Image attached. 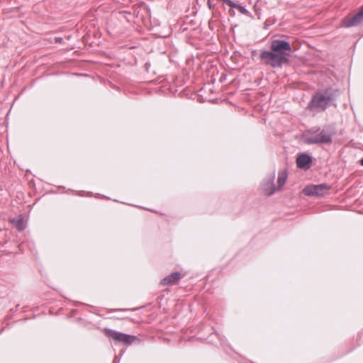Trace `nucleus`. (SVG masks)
I'll list each match as a JSON object with an SVG mask.
<instances>
[{"label": "nucleus", "mask_w": 363, "mask_h": 363, "mask_svg": "<svg viewBox=\"0 0 363 363\" xmlns=\"http://www.w3.org/2000/svg\"><path fill=\"white\" fill-rule=\"evenodd\" d=\"M291 52L292 48L288 41L274 39L271 41L270 50H261L259 57L272 68H281L284 65L289 64V56Z\"/></svg>", "instance_id": "f257e3e1"}, {"label": "nucleus", "mask_w": 363, "mask_h": 363, "mask_svg": "<svg viewBox=\"0 0 363 363\" xmlns=\"http://www.w3.org/2000/svg\"><path fill=\"white\" fill-rule=\"evenodd\" d=\"M335 132L329 126L312 127L303 132L301 135V140L303 143L312 145H330L333 143V138Z\"/></svg>", "instance_id": "f03ea898"}, {"label": "nucleus", "mask_w": 363, "mask_h": 363, "mask_svg": "<svg viewBox=\"0 0 363 363\" xmlns=\"http://www.w3.org/2000/svg\"><path fill=\"white\" fill-rule=\"evenodd\" d=\"M337 93L338 91L332 87L317 92L312 96L307 108L318 112L325 111L335 101Z\"/></svg>", "instance_id": "7ed1b4c3"}, {"label": "nucleus", "mask_w": 363, "mask_h": 363, "mask_svg": "<svg viewBox=\"0 0 363 363\" xmlns=\"http://www.w3.org/2000/svg\"><path fill=\"white\" fill-rule=\"evenodd\" d=\"M104 333L107 337L114 340L116 342L123 343L126 345H130L138 340L135 335L123 333L110 328H105Z\"/></svg>", "instance_id": "20e7f679"}, {"label": "nucleus", "mask_w": 363, "mask_h": 363, "mask_svg": "<svg viewBox=\"0 0 363 363\" xmlns=\"http://www.w3.org/2000/svg\"><path fill=\"white\" fill-rule=\"evenodd\" d=\"M330 186L326 184H320L318 185H308L306 186L303 192L305 195L312 196H324L326 191H329Z\"/></svg>", "instance_id": "39448f33"}, {"label": "nucleus", "mask_w": 363, "mask_h": 363, "mask_svg": "<svg viewBox=\"0 0 363 363\" xmlns=\"http://www.w3.org/2000/svg\"><path fill=\"white\" fill-rule=\"evenodd\" d=\"M313 162V157L309 154L303 152L298 155L296 158V165L302 169H308Z\"/></svg>", "instance_id": "423d86ee"}, {"label": "nucleus", "mask_w": 363, "mask_h": 363, "mask_svg": "<svg viewBox=\"0 0 363 363\" xmlns=\"http://www.w3.org/2000/svg\"><path fill=\"white\" fill-rule=\"evenodd\" d=\"M274 179H275V171L272 172L267 178L265 179L263 185L262 189L266 195L271 196L276 191V186L274 185Z\"/></svg>", "instance_id": "0eeeda50"}, {"label": "nucleus", "mask_w": 363, "mask_h": 363, "mask_svg": "<svg viewBox=\"0 0 363 363\" xmlns=\"http://www.w3.org/2000/svg\"><path fill=\"white\" fill-rule=\"evenodd\" d=\"M362 21L363 10H359V12L352 17L345 19L343 22V26L346 28H350L359 24Z\"/></svg>", "instance_id": "6e6552de"}, {"label": "nucleus", "mask_w": 363, "mask_h": 363, "mask_svg": "<svg viewBox=\"0 0 363 363\" xmlns=\"http://www.w3.org/2000/svg\"><path fill=\"white\" fill-rule=\"evenodd\" d=\"M182 278V274L179 272H174L165 277L160 281V284L163 286L172 285L177 283Z\"/></svg>", "instance_id": "1a4fd4ad"}, {"label": "nucleus", "mask_w": 363, "mask_h": 363, "mask_svg": "<svg viewBox=\"0 0 363 363\" xmlns=\"http://www.w3.org/2000/svg\"><path fill=\"white\" fill-rule=\"evenodd\" d=\"M10 223L15 227L18 231H22L26 228V224L23 215H18L16 218L10 219Z\"/></svg>", "instance_id": "9d476101"}, {"label": "nucleus", "mask_w": 363, "mask_h": 363, "mask_svg": "<svg viewBox=\"0 0 363 363\" xmlns=\"http://www.w3.org/2000/svg\"><path fill=\"white\" fill-rule=\"evenodd\" d=\"M288 174L286 169L280 170L278 172L277 184L278 189H281V187L285 184L287 179Z\"/></svg>", "instance_id": "9b49d317"}, {"label": "nucleus", "mask_w": 363, "mask_h": 363, "mask_svg": "<svg viewBox=\"0 0 363 363\" xmlns=\"http://www.w3.org/2000/svg\"><path fill=\"white\" fill-rule=\"evenodd\" d=\"M230 7L237 9L241 13L252 17L251 13L243 6L238 4L232 1Z\"/></svg>", "instance_id": "f8f14e48"}, {"label": "nucleus", "mask_w": 363, "mask_h": 363, "mask_svg": "<svg viewBox=\"0 0 363 363\" xmlns=\"http://www.w3.org/2000/svg\"><path fill=\"white\" fill-rule=\"evenodd\" d=\"M124 352H125V351H123H123H121V353L120 357H118V356H116H116L114 357V358H113V363H119V362H120V361H121V356L123 354Z\"/></svg>", "instance_id": "ddd939ff"}, {"label": "nucleus", "mask_w": 363, "mask_h": 363, "mask_svg": "<svg viewBox=\"0 0 363 363\" xmlns=\"http://www.w3.org/2000/svg\"><path fill=\"white\" fill-rule=\"evenodd\" d=\"M213 0H208L207 1V4L210 9H212L215 7V4L213 3Z\"/></svg>", "instance_id": "4468645a"}, {"label": "nucleus", "mask_w": 363, "mask_h": 363, "mask_svg": "<svg viewBox=\"0 0 363 363\" xmlns=\"http://www.w3.org/2000/svg\"><path fill=\"white\" fill-rule=\"evenodd\" d=\"M55 40L56 43H62L63 42L62 38H55Z\"/></svg>", "instance_id": "2eb2a0df"}, {"label": "nucleus", "mask_w": 363, "mask_h": 363, "mask_svg": "<svg viewBox=\"0 0 363 363\" xmlns=\"http://www.w3.org/2000/svg\"><path fill=\"white\" fill-rule=\"evenodd\" d=\"M145 67L146 68L147 72H148L149 67H150V64L148 62H146L145 65Z\"/></svg>", "instance_id": "dca6fc26"}, {"label": "nucleus", "mask_w": 363, "mask_h": 363, "mask_svg": "<svg viewBox=\"0 0 363 363\" xmlns=\"http://www.w3.org/2000/svg\"><path fill=\"white\" fill-rule=\"evenodd\" d=\"M256 14L258 16V18H260L259 13L256 10Z\"/></svg>", "instance_id": "f3484780"}, {"label": "nucleus", "mask_w": 363, "mask_h": 363, "mask_svg": "<svg viewBox=\"0 0 363 363\" xmlns=\"http://www.w3.org/2000/svg\"><path fill=\"white\" fill-rule=\"evenodd\" d=\"M360 164H361L362 166H363V157L360 160Z\"/></svg>", "instance_id": "a211bd4d"}, {"label": "nucleus", "mask_w": 363, "mask_h": 363, "mask_svg": "<svg viewBox=\"0 0 363 363\" xmlns=\"http://www.w3.org/2000/svg\"><path fill=\"white\" fill-rule=\"evenodd\" d=\"M86 194H87L88 196H91L92 193H91V192H87V193H86Z\"/></svg>", "instance_id": "6ab92c4d"}, {"label": "nucleus", "mask_w": 363, "mask_h": 363, "mask_svg": "<svg viewBox=\"0 0 363 363\" xmlns=\"http://www.w3.org/2000/svg\"><path fill=\"white\" fill-rule=\"evenodd\" d=\"M18 307H19V305L18 304V305L16 306V311L18 309Z\"/></svg>", "instance_id": "aec40b11"}, {"label": "nucleus", "mask_w": 363, "mask_h": 363, "mask_svg": "<svg viewBox=\"0 0 363 363\" xmlns=\"http://www.w3.org/2000/svg\"><path fill=\"white\" fill-rule=\"evenodd\" d=\"M101 197L105 198V199H108V198H107V197H106L105 196H101Z\"/></svg>", "instance_id": "412c9836"}]
</instances>
